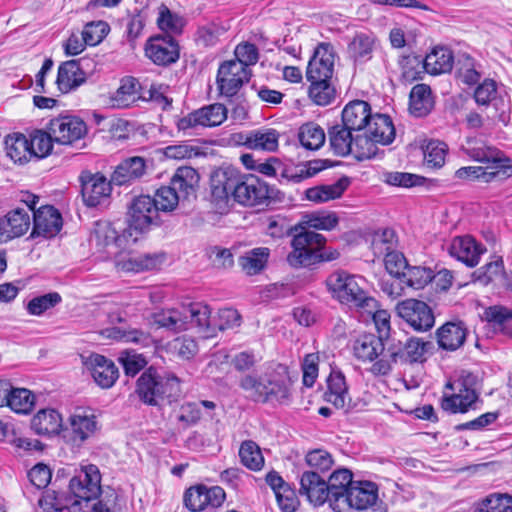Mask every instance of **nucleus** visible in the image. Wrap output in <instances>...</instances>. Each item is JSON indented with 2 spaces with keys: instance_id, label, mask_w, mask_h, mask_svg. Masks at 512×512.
<instances>
[{
  "instance_id": "c9c22d12",
  "label": "nucleus",
  "mask_w": 512,
  "mask_h": 512,
  "mask_svg": "<svg viewBox=\"0 0 512 512\" xmlns=\"http://www.w3.org/2000/svg\"><path fill=\"white\" fill-rule=\"evenodd\" d=\"M434 107L431 89L426 84L415 85L409 97V111L415 117L427 116Z\"/></svg>"
},
{
  "instance_id": "c03bdc74",
  "label": "nucleus",
  "mask_w": 512,
  "mask_h": 512,
  "mask_svg": "<svg viewBox=\"0 0 512 512\" xmlns=\"http://www.w3.org/2000/svg\"><path fill=\"white\" fill-rule=\"evenodd\" d=\"M270 250L267 247H258L247 251L240 256L238 263L247 275H256L266 266Z\"/></svg>"
},
{
  "instance_id": "4c0bfd02",
  "label": "nucleus",
  "mask_w": 512,
  "mask_h": 512,
  "mask_svg": "<svg viewBox=\"0 0 512 512\" xmlns=\"http://www.w3.org/2000/svg\"><path fill=\"white\" fill-rule=\"evenodd\" d=\"M349 185L346 177L340 178L333 184L319 185L308 188L305 191L306 199L314 203H324L330 200L340 198Z\"/></svg>"
},
{
  "instance_id": "423d86ee",
  "label": "nucleus",
  "mask_w": 512,
  "mask_h": 512,
  "mask_svg": "<svg viewBox=\"0 0 512 512\" xmlns=\"http://www.w3.org/2000/svg\"><path fill=\"white\" fill-rule=\"evenodd\" d=\"M378 499V489L370 481H355L342 498L334 500L332 507L335 512H350L352 509L366 510Z\"/></svg>"
},
{
  "instance_id": "13d9d810",
  "label": "nucleus",
  "mask_w": 512,
  "mask_h": 512,
  "mask_svg": "<svg viewBox=\"0 0 512 512\" xmlns=\"http://www.w3.org/2000/svg\"><path fill=\"white\" fill-rule=\"evenodd\" d=\"M226 32L227 28L221 23L209 22L198 27L196 42L204 47H211L216 45Z\"/></svg>"
},
{
  "instance_id": "ea45409f",
  "label": "nucleus",
  "mask_w": 512,
  "mask_h": 512,
  "mask_svg": "<svg viewBox=\"0 0 512 512\" xmlns=\"http://www.w3.org/2000/svg\"><path fill=\"white\" fill-rule=\"evenodd\" d=\"M1 219L8 241L24 235L30 227V215L23 208L14 209Z\"/></svg>"
},
{
  "instance_id": "e2e57ef3",
  "label": "nucleus",
  "mask_w": 512,
  "mask_h": 512,
  "mask_svg": "<svg viewBox=\"0 0 512 512\" xmlns=\"http://www.w3.org/2000/svg\"><path fill=\"white\" fill-rule=\"evenodd\" d=\"M71 505L72 498L70 495L64 496L55 491L48 490L39 499V506L43 509V512H62L64 509L71 512Z\"/></svg>"
},
{
  "instance_id": "6ab92c4d",
  "label": "nucleus",
  "mask_w": 512,
  "mask_h": 512,
  "mask_svg": "<svg viewBox=\"0 0 512 512\" xmlns=\"http://www.w3.org/2000/svg\"><path fill=\"white\" fill-rule=\"evenodd\" d=\"M80 181L82 198L88 207H96L111 194L112 182L100 173L82 172Z\"/></svg>"
},
{
  "instance_id": "6e6d98bb",
  "label": "nucleus",
  "mask_w": 512,
  "mask_h": 512,
  "mask_svg": "<svg viewBox=\"0 0 512 512\" xmlns=\"http://www.w3.org/2000/svg\"><path fill=\"white\" fill-rule=\"evenodd\" d=\"M352 473L348 469H339L332 473L329 478L330 487V507L334 506V500L342 498L350 488V484L354 483Z\"/></svg>"
},
{
  "instance_id": "f03ea898",
  "label": "nucleus",
  "mask_w": 512,
  "mask_h": 512,
  "mask_svg": "<svg viewBox=\"0 0 512 512\" xmlns=\"http://www.w3.org/2000/svg\"><path fill=\"white\" fill-rule=\"evenodd\" d=\"M135 393L146 405L160 407L180 396V382L176 376H161L153 368L144 371L136 382Z\"/></svg>"
},
{
  "instance_id": "4468645a",
  "label": "nucleus",
  "mask_w": 512,
  "mask_h": 512,
  "mask_svg": "<svg viewBox=\"0 0 512 512\" xmlns=\"http://www.w3.org/2000/svg\"><path fill=\"white\" fill-rule=\"evenodd\" d=\"M274 198V189L255 176L240 178L235 201L244 206L268 204Z\"/></svg>"
},
{
  "instance_id": "680f3d73",
  "label": "nucleus",
  "mask_w": 512,
  "mask_h": 512,
  "mask_svg": "<svg viewBox=\"0 0 512 512\" xmlns=\"http://www.w3.org/2000/svg\"><path fill=\"white\" fill-rule=\"evenodd\" d=\"M448 147L438 140L429 141L423 148L424 164L431 168H440L445 163Z\"/></svg>"
},
{
  "instance_id": "72a5a7b5",
  "label": "nucleus",
  "mask_w": 512,
  "mask_h": 512,
  "mask_svg": "<svg viewBox=\"0 0 512 512\" xmlns=\"http://www.w3.org/2000/svg\"><path fill=\"white\" fill-rule=\"evenodd\" d=\"M31 428L36 434L43 436L57 435L64 429L62 417L54 409L40 410L32 418Z\"/></svg>"
},
{
  "instance_id": "bb28decb",
  "label": "nucleus",
  "mask_w": 512,
  "mask_h": 512,
  "mask_svg": "<svg viewBox=\"0 0 512 512\" xmlns=\"http://www.w3.org/2000/svg\"><path fill=\"white\" fill-rule=\"evenodd\" d=\"M466 154L475 161L486 164L491 170H500L502 177L507 175L510 169V160L497 148L486 146L484 144L468 147Z\"/></svg>"
},
{
  "instance_id": "f704fd0d",
  "label": "nucleus",
  "mask_w": 512,
  "mask_h": 512,
  "mask_svg": "<svg viewBox=\"0 0 512 512\" xmlns=\"http://www.w3.org/2000/svg\"><path fill=\"white\" fill-rule=\"evenodd\" d=\"M184 307L186 317V330L190 325H195L201 331L206 333V337L212 336L214 328L211 325V310L208 305L202 302L190 303Z\"/></svg>"
},
{
  "instance_id": "f8f14e48",
  "label": "nucleus",
  "mask_w": 512,
  "mask_h": 512,
  "mask_svg": "<svg viewBox=\"0 0 512 512\" xmlns=\"http://www.w3.org/2000/svg\"><path fill=\"white\" fill-rule=\"evenodd\" d=\"M89 59L80 58L62 62L57 71L56 85L62 94L75 91L86 83L92 71H87Z\"/></svg>"
},
{
  "instance_id": "dca6fc26",
  "label": "nucleus",
  "mask_w": 512,
  "mask_h": 512,
  "mask_svg": "<svg viewBox=\"0 0 512 512\" xmlns=\"http://www.w3.org/2000/svg\"><path fill=\"white\" fill-rule=\"evenodd\" d=\"M267 402L286 404L291 400V378L285 365H277L264 374Z\"/></svg>"
},
{
  "instance_id": "20e7f679",
  "label": "nucleus",
  "mask_w": 512,
  "mask_h": 512,
  "mask_svg": "<svg viewBox=\"0 0 512 512\" xmlns=\"http://www.w3.org/2000/svg\"><path fill=\"white\" fill-rule=\"evenodd\" d=\"M71 512H89L90 503L101 494V474L96 465L82 466L69 481Z\"/></svg>"
},
{
  "instance_id": "2eb2a0df",
  "label": "nucleus",
  "mask_w": 512,
  "mask_h": 512,
  "mask_svg": "<svg viewBox=\"0 0 512 512\" xmlns=\"http://www.w3.org/2000/svg\"><path fill=\"white\" fill-rule=\"evenodd\" d=\"M47 130L51 132L55 142L68 145L83 138L87 133V126L79 117L65 115L51 119Z\"/></svg>"
},
{
  "instance_id": "f257e3e1",
  "label": "nucleus",
  "mask_w": 512,
  "mask_h": 512,
  "mask_svg": "<svg viewBox=\"0 0 512 512\" xmlns=\"http://www.w3.org/2000/svg\"><path fill=\"white\" fill-rule=\"evenodd\" d=\"M325 283L332 297L341 304L357 311L375 307V298L365 291V280L361 276L337 270L327 277Z\"/></svg>"
},
{
  "instance_id": "4d7b16f0",
  "label": "nucleus",
  "mask_w": 512,
  "mask_h": 512,
  "mask_svg": "<svg viewBox=\"0 0 512 512\" xmlns=\"http://www.w3.org/2000/svg\"><path fill=\"white\" fill-rule=\"evenodd\" d=\"M239 386L253 401L263 403L267 402L264 375L258 377L252 374H246L240 378Z\"/></svg>"
},
{
  "instance_id": "c756f323",
  "label": "nucleus",
  "mask_w": 512,
  "mask_h": 512,
  "mask_svg": "<svg viewBox=\"0 0 512 512\" xmlns=\"http://www.w3.org/2000/svg\"><path fill=\"white\" fill-rule=\"evenodd\" d=\"M467 328L462 321L447 322L437 329L439 347L447 351L459 349L467 337Z\"/></svg>"
},
{
  "instance_id": "8fccbe9b",
  "label": "nucleus",
  "mask_w": 512,
  "mask_h": 512,
  "mask_svg": "<svg viewBox=\"0 0 512 512\" xmlns=\"http://www.w3.org/2000/svg\"><path fill=\"white\" fill-rule=\"evenodd\" d=\"M280 134L272 128H261L251 131L250 149L274 152L279 145Z\"/></svg>"
},
{
  "instance_id": "aec40b11",
  "label": "nucleus",
  "mask_w": 512,
  "mask_h": 512,
  "mask_svg": "<svg viewBox=\"0 0 512 512\" xmlns=\"http://www.w3.org/2000/svg\"><path fill=\"white\" fill-rule=\"evenodd\" d=\"M159 215L155 203L149 195L136 197L129 209L130 227L135 230L144 231L152 224H158Z\"/></svg>"
},
{
  "instance_id": "79ce46f5",
  "label": "nucleus",
  "mask_w": 512,
  "mask_h": 512,
  "mask_svg": "<svg viewBox=\"0 0 512 512\" xmlns=\"http://www.w3.org/2000/svg\"><path fill=\"white\" fill-rule=\"evenodd\" d=\"M478 395L474 389H470L462 385L458 392L444 397L442 400V408L450 413H464L476 402Z\"/></svg>"
},
{
  "instance_id": "052dcab7",
  "label": "nucleus",
  "mask_w": 512,
  "mask_h": 512,
  "mask_svg": "<svg viewBox=\"0 0 512 512\" xmlns=\"http://www.w3.org/2000/svg\"><path fill=\"white\" fill-rule=\"evenodd\" d=\"M8 402L9 404H6V407H9L12 411L19 414H27L34 407L35 396L26 388L14 387Z\"/></svg>"
},
{
  "instance_id": "37998d69",
  "label": "nucleus",
  "mask_w": 512,
  "mask_h": 512,
  "mask_svg": "<svg viewBox=\"0 0 512 512\" xmlns=\"http://www.w3.org/2000/svg\"><path fill=\"white\" fill-rule=\"evenodd\" d=\"M309 99L318 106H327L336 98V88L333 79L307 80Z\"/></svg>"
},
{
  "instance_id": "5fc2aeb1",
  "label": "nucleus",
  "mask_w": 512,
  "mask_h": 512,
  "mask_svg": "<svg viewBox=\"0 0 512 512\" xmlns=\"http://www.w3.org/2000/svg\"><path fill=\"white\" fill-rule=\"evenodd\" d=\"M241 463L252 471H259L264 466V457L260 447L252 440L244 441L239 449Z\"/></svg>"
},
{
  "instance_id": "393cba45",
  "label": "nucleus",
  "mask_w": 512,
  "mask_h": 512,
  "mask_svg": "<svg viewBox=\"0 0 512 512\" xmlns=\"http://www.w3.org/2000/svg\"><path fill=\"white\" fill-rule=\"evenodd\" d=\"M300 493L306 495L310 503L315 506L326 501L330 503V487L321 476L314 471H306L300 478Z\"/></svg>"
},
{
  "instance_id": "39448f33",
  "label": "nucleus",
  "mask_w": 512,
  "mask_h": 512,
  "mask_svg": "<svg viewBox=\"0 0 512 512\" xmlns=\"http://www.w3.org/2000/svg\"><path fill=\"white\" fill-rule=\"evenodd\" d=\"M453 54L452 51L445 47L434 48L424 59L421 61L418 57H408L402 65V75L406 80L412 81L419 78L424 68L432 75L447 73L453 67Z\"/></svg>"
},
{
  "instance_id": "603ef678",
  "label": "nucleus",
  "mask_w": 512,
  "mask_h": 512,
  "mask_svg": "<svg viewBox=\"0 0 512 512\" xmlns=\"http://www.w3.org/2000/svg\"><path fill=\"white\" fill-rule=\"evenodd\" d=\"M486 318L494 330L512 336V310L503 306H493L486 310Z\"/></svg>"
},
{
  "instance_id": "0e129e2a",
  "label": "nucleus",
  "mask_w": 512,
  "mask_h": 512,
  "mask_svg": "<svg viewBox=\"0 0 512 512\" xmlns=\"http://www.w3.org/2000/svg\"><path fill=\"white\" fill-rule=\"evenodd\" d=\"M62 301L58 292H50L41 296L32 298L26 305L29 315L41 316L44 312L54 308Z\"/></svg>"
},
{
  "instance_id": "4be33fe9",
  "label": "nucleus",
  "mask_w": 512,
  "mask_h": 512,
  "mask_svg": "<svg viewBox=\"0 0 512 512\" xmlns=\"http://www.w3.org/2000/svg\"><path fill=\"white\" fill-rule=\"evenodd\" d=\"M33 230L31 237H54L62 228V217L53 206H43L34 211Z\"/></svg>"
},
{
  "instance_id": "de8ad7c7",
  "label": "nucleus",
  "mask_w": 512,
  "mask_h": 512,
  "mask_svg": "<svg viewBox=\"0 0 512 512\" xmlns=\"http://www.w3.org/2000/svg\"><path fill=\"white\" fill-rule=\"evenodd\" d=\"M91 239L99 247H121L123 242L116 228L108 221H97L95 223Z\"/></svg>"
},
{
  "instance_id": "c85d7f7f",
  "label": "nucleus",
  "mask_w": 512,
  "mask_h": 512,
  "mask_svg": "<svg viewBox=\"0 0 512 512\" xmlns=\"http://www.w3.org/2000/svg\"><path fill=\"white\" fill-rule=\"evenodd\" d=\"M146 170V161L143 157L133 156L122 161L114 170L111 182L122 186L140 179Z\"/></svg>"
},
{
  "instance_id": "69168bd1",
  "label": "nucleus",
  "mask_w": 512,
  "mask_h": 512,
  "mask_svg": "<svg viewBox=\"0 0 512 512\" xmlns=\"http://www.w3.org/2000/svg\"><path fill=\"white\" fill-rule=\"evenodd\" d=\"M28 140L31 150V158H44L52 151L54 137H52L50 131L44 132L38 130L32 134Z\"/></svg>"
},
{
  "instance_id": "3c124183",
  "label": "nucleus",
  "mask_w": 512,
  "mask_h": 512,
  "mask_svg": "<svg viewBox=\"0 0 512 512\" xmlns=\"http://www.w3.org/2000/svg\"><path fill=\"white\" fill-rule=\"evenodd\" d=\"M377 143L366 130L355 132L353 146L349 155L360 161L371 159L377 154Z\"/></svg>"
},
{
  "instance_id": "09e8293b",
  "label": "nucleus",
  "mask_w": 512,
  "mask_h": 512,
  "mask_svg": "<svg viewBox=\"0 0 512 512\" xmlns=\"http://www.w3.org/2000/svg\"><path fill=\"white\" fill-rule=\"evenodd\" d=\"M298 139L305 149L318 150L325 143L326 136L321 126L308 122L299 128Z\"/></svg>"
},
{
  "instance_id": "bf43d9fd",
  "label": "nucleus",
  "mask_w": 512,
  "mask_h": 512,
  "mask_svg": "<svg viewBox=\"0 0 512 512\" xmlns=\"http://www.w3.org/2000/svg\"><path fill=\"white\" fill-rule=\"evenodd\" d=\"M397 237L394 230L386 228L376 232L373 236L371 247L377 257H384L396 250Z\"/></svg>"
},
{
  "instance_id": "a878e982",
  "label": "nucleus",
  "mask_w": 512,
  "mask_h": 512,
  "mask_svg": "<svg viewBox=\"0 0 512 512\" xmlns=\"http://www.w3.org/2000/svg\"><path fill=\"white\" fill-rule=\"evenodd\" d=\"M481 246L471 236H457L449 244V254L469 267L479 263L483 253Z\"/></svg>"
},
{
  "instance_id": "6e6552de",
  "label": "nucleus",
  "mask_w": 512,
  "mask_h": 512,
  "mask_svg": "<svg viewBox=\"0 0 512 512\" xmlns=\"http://www.w3.org/2000/svg\"><path fill=\"white\" fill-rule=\"evenodd\" d=\"M240 178L239 172L232 168H220L212 173L211 197L218 209L226 208L231 198L235 200Z\"/></svg>"
},
{
  "instance_id": "0eeeda50",
  "label": "nucleus",
  "mask_w": 512,
  "mask_h": 512,
  "mask_svg": "<svg viewBox=\"0 0 512 512\" xmlns=\"http://www.w3.org/2000/svg\"><path fill=\"white\" fill-rule=\"evenodd\" d=\"M97 418L88 408L78 407L69 416L68 425L62 430L63 438L75 446L82 445L96 432Z\"/></svg>"
},
{
  "instance_id": "2f4dec72",
  "label": "nucleus",
  "mask_w": 512,
  "mask_h": 512,
  "mask_svg": "<svg viewBox=\"0 0 512 512\" xmlns=\"http://www.w3.org/2000/svg\"><path fill=\"white\" fill-rule=\"evenodd\" d=\"M200 176L189 166L179 167L170 181V186L183 198L196 197Z\"/></svg>"
},
{
  "instance_id": "7ed1b4c3",
  "label": "nucleus",
  "mask_w": 512,
  "mask_h": 512,
  "mask_svg": "<svg viewBox=\"0 0 512 512\" xmlns=\"http://www.w3.org/2000/svg\"><path fill=\"white\" fill-rule=\"evenodd\" d=\"M325 237L312 230H303L294 235L291 246L292 251L287 255V262L290 266L298 268L309 266L315 258L321 261H332L339 258L340 253L336 249H327L318 254L325 245Z\"/></svg>"
},
{
  "instance_id": "864d4df0",
  "label": "nucleus",
  "mask_w": 512,
  "mask_h": 512,
  "mask_svg": "<svg viewBox=\"0 0 512 512\" xmlns=\"http://www.w3.org/2000/svg\"><path fill=\"white\" fill-rule=\"evenodd\" d=\"M474 512H512V496L507 493H493L480 501Z\"/></svg>"
},
{
  "instance_id": "a211bd4d",
  "label": "nucleus",
  "mask_w": 512,
  "mask_h": 512,
  "mask_svg": "<svg viewBox=\"0 0 512 512\" xmlns=\"http://www.w3.org/2000/svg\"><path fill=\"white\" fill-rule=\"evenodd\" d=\"M335 50L330 43L322 42L314 50L310 58L307 70V80L333 79Z\"/></svg>"
},
{
  "instance_id": "58836bf2",
  "label": "nucleus",
  "mask_w": 512,
  "mask_h": 512,
  "mask_svg": "<svg viewBox=\"0 0 512 512\" xmlns=\"http://www.w3.org/2000/svg\"><path fill=\"white\" fill-rule=\"evenodd\" d=\"M365 130L374 141L382 145L390 144L395 138V128L392 120L384 114L372 115Z\"/></svg>"
},
{
  "instance_id": "a19ab883",
  "label": "nucleus",
  "mask_w": 512,
  "mask_h": 512,
  "mask_svg": "<svg viewBox=\"0 0 512 512\" xmlns=\"http://www.w3.org/2000/svg\"><path fill=\"white\" fill-rule=\"evenodd\" d=\"M164 262L161 254L130 255L117 261V267L126 272H140L155 269Z\"/></svg>"
},
{
  "instance_id": "b1692460",
  "label": "nucleus",
  "mask_w": 512,
  "mask_h": 512,
  "mask_svg": "<svg viewBox=\"0 0 512 512\" xmlns=\"http://www.w3.org/2000/svg\"><path fill=\"white\" fill-rule=\"evenodd\" d=\"M86 364L95 383L103 389L111 388L119 377L115 363L103 355H91Z\"/></svg>"
},
{
  "instance_id": "e433bc0d",
  "label": "nucleus",
  "mask_w": 512,
  "mask_h": 512,
  "mask_svg": "<svg viewBox=\"0 0 512 512\" xmlns=\"http://www.w3.org/2000/svg\"><path fill=\"white\" fill-rule=\"evenodd\" d=\"M329 143L332 151L337 156H347L350 154L355 131L348 128L346 125L336 124L328 131Z\"/></svg>"
},
{
  "instance_id": "1a4fd4ad",
  "label": "nucleus",
  "mask_w": 512,
  "mask_h": 512,
  "mask_svg": "<svg viewBox=\"0 0 512 512\" xmlns=\"http://www.w3.org/2000/svg\"><path fill=\"white\" fill-rule=\"evenodd\" d=\"M251 77V70L239 62L224 61L218 68L216 84L222 96H235Z\"/></svg>"
},
{
  "instance_id": "7c9ffc66",
  "label": "nucleus",
  "mask_w": 512,
  "mask_h": 512,
  "mask_svg": "<svg viewBox=\"0 0 512 512\" xmlns=\"http://www.w3.org/2000/svg\"><path fill=\"white\" fill-rule=\"evenodd\" d=\"M389 343L390 340L385 343L381 336H375L374 334L361 335L354 342V355L359 360L372 362L384 353Z\"/></svg>"
},
{
  "instance_id": "a18cd8bd",
  "label": "nucleus",
  "mask_w": 512,
  "mask_h": 512,
  "mask_svg": "<svg viewBox=\"0 0 512 512\" xmlns=\"http://www.w3.org/2000/svg\"><path fill=\"white\" fill-rule=\"evenodd\" d=\"M7 156L15 163H25L31 159V150L28 138L21 133L8 135L5 139Z\"/></svg>"
},
{
  "instance_id": "9d476101",
  "label": "nucleus",
  "mask_w": 512,
  "mask_h": 512,
  "mask_svg": "<svg viewBox=\"0 0 512 512\" xmlns=\"http://www.w3.org/2000/svg\"><path fill=\"white\" fill-rule=\"evenodd\" d=\"M225 498V491L220 486L207 487L204 484H197L185 491L183 502L191 512H201L220 507Z\"/></svg>"
},
{
  "instance_id": "f3484780",
  "label": "nucleus",
  "mask_w": 512,
  "mask_h": 512,
  "mask_svg": "<svg viewBox=\"0 0 512 512\" xmlns=\"http://www.w3.org/2000/svg\"><path fill=\"white\" fill-rule=\"evenodd\" d=\"M227 108L220 103H214L189 113L177 122L179 130H187L198 126L215 127L227 119Z\"/></svg>"
},
{
  "instance_id": "412c9836",
  "label": "nucleus",
  "mask_w": 512,
  "mask_h": 512,
  "mask_svg": "<svg viewBox=\"0 0 512 512\" xmlns=\"http://www.w3.org/2000/svg\"><path fill=\"white\" fill-rule=\"evenodd\" d=\"M426 346L427 343L419 338H410L405 343L391 339L387 352L393 362H421L426 352Z\"/></svg>"
},
{
  "instance_id": "49530a36",
  "label": "nucleus",
  "mask_w": 512,
  "mask_h": 512,
  "mask_svg": "<svg viewBox=\"0 0 512 512\" xmlns=\"http://www.w3.org/2000/svg\"><path fill=\"white\" fill-rule=\"evenodd\" d=\"M184 307L181 309L162 310L152 315L153 323L159 328L173 332L186 330Z\"/></svg>"
},
{
  "instance_id": "cd10ccee",
  "label": "nucleus",
  "mask_w": 512,
  "mask_h": 512,
  "mask_svg": "<svg viewBox=\"0 0 512 512\" xmlns=\"http://www.w3.org/2000/svg\"><path fill=\"white\" fill-rule=\"evenodd\" d=\"M371 107L363 100L349 102L342 111V123L355 132L366 129L371 119Z\"/></svg>"
},
{
  "instance_id": "ddd939ff",
  "label": "nucleus",
  "mask_w": 512,
  "mask_h": 512,
  "mask_svg": "<svg viewBox=\"0 0 512 512\" xmlns=\"http://www.w3.org/2000/svg\"><path fill=\"white\" fill-rule=\"evenodd\" d=\"M145 56L157 66H169L180 56L178 42L170 35L150 37L144 46Z\"/></svg>"
},
{
  "instance_id": "9b49d317",
  "label": "nucleus",
  "mask_w": 512,
  "mask_h": 512,
  "mask_svg": "<svg viewBox=\"0 0 512 512\" xmlns=\"http://www.w3.org/2000/svg\"><path fill=\"white\" fill-rule=\"evenodd\" d=\"M397 315L419 332L430 330L435 323L431 308L423 301L406 299L396 305Z\"/></svg>"
},
{
  "instance_id": "338daca9",
  "label": "nucleus",
  "mask_w": 512,
  "mask_h": 512,
  "mask_svg": "<svg viewBox=\"0 0 512 512\" xmlns=\"http://www.w3.org/2000/svg\"><path fill=\"white\" fill-rule=\"evenodd\" d=\"M181 199L183 198L170 185L160 187L152 197L157 212L173 211Z\"/></svg>"
},
{
  "instance_id": "774afa93",
  "label": "nucleus",
  "mask_w": 512,
  "mask_h": 512,
  "mask_svg": "<svg viewBox=\"0 0 512 512\" xmlns=\"http://www.w3.org/2000/svg\"><path fill=\"white\" fill-rule=\"evenodd\" d=\"M402 279L408 287L421 289L431 282L433 279V271L425 267L408 266Z\"/></svg>"
},
{
  "instance_id": "5701e85b",
  "label": "nucleus",
  "mask_w": 512,
  "mask_h": 512,
  "mask_svg": "<svg viewBox=\"0 0 512 512\" xmlns=\"http://www.w3.org/2000/svg\"><path fill=\"white\" fill-rule=\"evenodd\" d=\"M324 398L335 408L348 412L350 409L349 388L344 374L337 369H332L327 378V391Z\"/></svg>"
},
{
  "instance_id": "473e14b6",
  "label": "nucleus",
  "mask_w": 512,
  "mask_h": 512,
  "mask_svg": "<svg viewBox=\"0 0 512 512\" xmlns=\"http://www.w3.org/2000/svg\"><path fill=\"white\" fill-rule=\"evenodd\" d=\"M377 39L372 34L357 33L349 42L347 53L355 64H363L372 58Z\"/></svg>"
}]
</instances>
